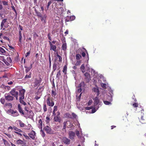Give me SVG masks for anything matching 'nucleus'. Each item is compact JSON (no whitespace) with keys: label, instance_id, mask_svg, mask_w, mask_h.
Segmentation results:
<instances>
[{"label":"nucleus","instance_id":"nucleus-1","mask_svg":"<svg viewBox=\"0 0 146 146\" xmlns=\"http://www.w3.org/2000/svg\"><path fill=\"white\" fill-rule=\"evenodd\" d=\"M46 102L47 105L49 106L52 107L54 105V99L53 98L51 97L50 95L47 98Z\"/></svg>","mask_w":146,"mask_h":146},{"label":"nucleus","instance_id":"nucleus-2","mask_svg":"<svg viewBox=\"0 0 146 146\" xmlns=\"http://www.w3.org/2000/svg\"><path fill=\"white\" fill-rule=\"evenodd\" d=\"M10 94L12 96H14L16 98L17 100H18L19 92L16 91L15 89H13L10 92Z\"/></svg>","mask_w":146,"mask_h":146},{"label":"nucleus","instance_id":"nucleus-3","mask_svg":"<svg viewBox=\"0 0 146 146\" xmlns=\"http://www.w3.org/2000/svg\"><path fill=\"white\" fill-rule=\"evenodd\" d=\"M61 142L65 144L68 145L70 144V140L66 137H64L61 139Z\"/></svg>","mask_w":146,"mask_h":146},{"label":"nucleus","instance_id":"nucleus-4","mask_svg":"<svg viewBox=\"0 0 146 146\" xmlns=\"http://www.w3.org/2000/svg\"><path fill=\"white\" fill-rule=\"evenodd\" d=\"M75 17L74 16H67L65 19V22H68L70 21H73L75 19Z\"/></svg>","mask_w":146,"mask_h":146},{"label":"nucleus","instance_id":"nucleus-5","mask_svg":"<svg viewBox=\"0 0 146 146\" xmlns=\"http://www.w3.org/2000/svg\"><path fill=\"white\" fill-rule=\"evenodd\" d=\"M19 95L20 96L19 98H24V94L25 92V90L24 89L20 90L19 91Z\"/></svg>","mask_w":146,"mask_h":146},{"label":"nucleus","instance_id":"nucleus-6","mask_svg":"<svg viewBox=\"0 0 146 146\" xmlns=\"http://www.w3.org/2000/svg\"><path fill=\"white\" fill-rule=\"evenodd\" d=\"M16 143L18 145H21L22 146H23L25 144L24 142L20 139L17 140L16 142Z\"/></svg>","mask_w":146,"mask_h":146},{"label":"nucleus","instance_id":"nucleus-7","mask_svg":"<svg viewBox=\"0 0 146 146\" xmlns=\"http://www.w3.org/2000/svg\"><path fill=\"white\" fill-rule=\"evenodd\" d=\"M29 137L33 139H34L35 138V132L33 130H32L30 133L28 134Z\"/></svg>","mask_w":146,"mask_h":146},{"label":"nucleus","instance_id":"nucleus-8","mask_svg":"<svg viewBox=\"0 0 146 146\" xmlns=\"http://www.w3.org/2000/svg\"><path fill=\"white\" fill-rule=\"evenodd\" d=\"M84 75L86 77L85 80L87 82H88L90 80V76L89 73L87 72L85 73Z\"/></svg>","mask_w":146,"mask_h":146},{"label":"nucleus","instance_id":"nucleus-9","mask_svg":"<svg viewBox=\"0 0 146 146\" xmlns=\"http://www.w3.org/2000/svg\"><path fill=\"white\" fill-rule=\"evenodd\" d=\"M5 100L8 101L13 100L14 98L13 96H11L9 95H6V94L5 95Z\"/></svg>","mask_w":146,"mask_h":146},{"label":"nucleus","instance_id":"nucleus-10","mask_svg":"<svg viewBox=\"0 0 146 146\" xmlns=\"http://www.w3.org/2000/svg\"><path fill=\"white\" fill-rule=\"evenodd\" d=\"M40 82V80L36 79L35 82L32 83V84H34V85L33 86V87L35 88L37 86H39Z\"/></svg>","mask_w":146,"mask_h":146},{"label":"nucleus","instance_id":"nucleus-11","mask_svg":"<svg viewBox=\"0 0 146 146\" xmlns=\"http://www.w3.org/2000/svg\"><path fill=\"white\" fill-rule=\"evenodd\" d=\"M49 42L50 46V50H52L54 51H55L56 48V47L55 45H53L50 41H49Z\"/></svg>","mask_w":146,"mask_h":146},{"label":"nucleus","instance_id":"nucleus-12","mask_svg":"<svg viewBox=\"0 0 146 146\" xmlns=\"http://www.w3.org/2000/svg\"><path fill=\"white\" fill-rule=\"evenodd\" d=\"M43 129L47 133H51V129L47 125L44 127L43 128Z\"/></svg>","mask_w":146,"mask_h":146},{"label":"nucleus","instance_id":"nucleus-13","mask_svg":"<svg viewBox=\"0 0 146 146\" xmlns=\"http://www.w3.org/2000/svg\"><path fill=\"white\" fill-rule=\"evenodd\" d=\"M68 135L70 138L71 139H72L74 138L75 133L72 131H70L68 133Z\"/></svg>","mask_w":146,"mask_h":146},{"label":"nucleus","instance_id":"nucleus-14","mask_svg":"<svg viewBox=\"0 0 146 146\" xmlns=\"http://www.w3.org/2000/svg\"><path fill=\"white\" fill-rule=\"evenodd\" d=\"M54 120L55 122L60 123L61 121V118L59 116L57 115L54 117Z\"/></svg>","mask_w":146,"mask_h":146},{"label":"nucleus","instance_id":"nucleus-15","mask_svg":"<svg viewBox=\"0 0 146 146\" xmlns=\"http://www.w3.org/2000/svg\"><path fill=\"white\" fill-rule=\"evenodd\" d=\"M7 19H4L2 20V21L1 24V29H2L3 27H6L4 25L7 22Z\"/></svg>","mask_w":146,"mask_h":146},{"label":"nucleus","instance_id":"nucleus-16","mask_svg":"<svg viewBox=\"0 0 146 146\" xmlns=\"http://www.w3.org/2000/svg\"><path fill=\"white\" fill-rule=\"evenodd\" d=\"M32 64H31L29 67L25 66V68H26L25 72L26 73L28 72L32 68Z\"/></svg>","mask_w":146,"mask_h":146},{"label":"nucleus","instance_id":"nucleus-17","mask_svg":"<svg viewBox=\"0 0 146 146\" xmlns=\"http://www.w3.org/2000/svg\"><path fill=\"white\" fill-rule=\"evenodd\" d=\"M56 60H54V62L53 64L52 72H54L57 68V64L56 63Z\"/></svg>","mask_w":146,"mask_h":146},{"label":"nucleus","instance_id":"nucleus-18","mask_svg":"<svg viewBox=\"0 0 146 146\" xmlns=\"http://www.w3.org/2000/svg\"><path fill=\"white\" fill-rule=\"evenodd\" d=\"M40 17L41 18V21L44 23H46V20L47 18V15L46 14H44L43 16L42 15V17Z\"/></svg>","mask_w":146,"mask_h":146},{"label":"nucleus","instance_id":"nucleus-19","mask_svg":"<svg viewBox=\"0 0 146 146\" xmlns=\"http://www.w3.org/2000/svg\"><path fill=\"white\" fill-rule=\"evenodd\" d=\"M12 115L13 117H17L19 115V114L17 110L13 111L12 112Z\"/></svg>","mask_w":146,"mask_h":146},{"label":"nucleus","instance_id":"nucleus-20","mask_svg":"<svg viewBox=\"0 0 146 146\" xmlns=\"http://www.w3.org/2000/svg\"><path fill=\"white\" fill-rule=\"evenodd\" d=\"M64 42L63 43L62 46V49L64 51H65L66 50L67 48V45L66 44V41H64Z\"/></svg>","mask_w":146,"mask_h":146},{"label":"nucleus","instance_id":"nucleus-21","mask_svg":"<svg viewBox=\"0 0 146 146\" xmlns=\"http://www.w3.org/2000/svg\"><path fill=\"white\" fill-rule=\"evenodd\" d=\"M94 104L95 105H98L99 102V100L98 99V97L97 96L95 98L94 100Z\"/></svg>","mask_w":146,"mask_h":146},{"label":"nucleus","instance_id":"nucleus-22","mask_svg":"<svg viewBox=\"0 0 146 146\" xmlns=\"http://www.w3.org/2000/svg\"><path fill=\"white\" fill-rule=\"evenodd\" d=\"M38 127L40 129H41L42 128V121L41 119H40L39 120Z\"/></svg>","mask_w":146,"mask_h":146},{"label":"nucleus","instance_id":"nucleus-23","mask_svg":"<svg viewBox=\"0 0 146 146\" xmlns=\"http://www.w3.org/2000/svg\"><path fill=\"white\" fill-rule=\"evenodd\" d=\"M139 121L142 123H144L146 122L145 119L144 118L143 116L142 115L141 116V119H140Z\"/></svg>","mask_w":146,"mask_h":146},{"label":"nucleus","instance_id":"nucleus-24","mask_svg":"<svg viewBox=\"0 0 146 146\" xmlns=\"http://www.w3.org/2000/svg\"><path fill=\"white\" fill-rule=\"evenodd\" d=\"M85 67L84 64H82L81 66L80 69L83 73H84L85 72Z\"/></svg>","mask_w":146,"mask_h":146},{"label":"nucleus","instance_id":"nucleus-25","mask_svg":"<svg viewBox=\"0 0 146 146\" xmlns=\"http://www.w3.org/2000/svg\"><path fill=\"white\" fill-rule=\"evenodd\" d=\"M35 11L36 13V14L37 15V16L38 17H42V15L41 13L39 11H37L36 9H35Z\"/></svg>","mask_w":146,"mask_h":146},{"label":"nucleus","instance_id":"nucleus-26","mask_svg":"<svg viewBox=\"0 0 146 146\" xmlns=\"http://www.w3.org/2000/svg\"><path fill=\"white\" fill-rule=\"evenodd\" d=\"M51 95L52 97H55L56 95V90L52 89L51 91Z\"/></svg>","mask_w":146,"mask_h":146},{"label":"nucleus","instance_id":"nucleus-27","mask_svg":"<svg viewBox=\"0 0 146 146\" xmlns=\"http://www.w3.org/2000/svg\"><path fill=\"white\" fill-rule=\"evenodd\" d=\"M94 91L97 93L96 96H98L99 94V89L97 88H94L93 89Z\"/></svg>","mask_w":146,"mask_h":146},{"label":"nucleus","instance_id":"nucleus-28","mask_svg":"<svg viewBox=\"0 0 146 146\" xmlns=\"http://www.w3.org/2000/svg\"><path fill=\"white\" fill-rule=\"evenodd\" d=\"M3 143H4V144L6 146H10V145L8 143V142L4 139H3Z\"/></svg>","mask_w":146,"mask_h":146},{"label":"nucleus","instance_id":"nucleus-29","mask_svg":"<svg viewBox=\"0 0 146 146\" xmlns=\"http://www.w3.org/2000/svg\"><path fill=\"white\" fill-rule=\"evenodd\" d=\"M85 86V84L84 82H81L79 84L78 88H82Z\"/></svg>","mask_w":146,"mask_h":146},{"label":"nucleus","instance_id":"nucleus-30","mask_svg":"<svg viewBox=\"0 0 146 146\" xmlns=\"http://www.w3.org/2000/svg\"><path fill=\"white\" fill-rule=\"evenodd\" d=\"M13 129L15 130V131L20 132H22V131L20 129H18L17 127L14 126L13 127Z\"/></svg>","mask_w":146,"mask_h":146},{"label":"nucleus","instance_id":"nucleus-31","mask_svg":"<svg viewBox=\"0 0 146 146\" xmlns=\"http://www.w3.org/2000/svg\"><path fill=\"white\" fill-rule=\"evenodd\" d=\"M67 70V67L66 65H65L64 66L62 71L65 74H67L66 71Z\"/></svg>","mask_w":146,"mask_h":146},{"label":"nucleus","instance_id":"nucleus-32","mask_svg":"<svg viewBox=\"0 0 146 146\" xmlns=\"http://www.w3.org/2000/svg\"><path fill=\"white\" fill-rule=\"evenodd\" d=\"M81 57V55L79 54H77L76 56V59L77 60H79Z\"/></svg>","mask_w":146,"mask_h":146},{"label":"nucleus","instance_id":"nucleus-33","mask_svg":"<svg viewBox=\"0 0 146 146\" xmlns=\"http://www.w3.org/2000/svg\"><path fill=\"white\" fill-rule=\"evenodd\" d=\"M18 121L19 122L20 126L21 127H24L25 126V124L21 120H18Z\"/></svg>","mask_w":146,"mask_h":146},{"label":"nucleus","instance_id":"nucleus-34","mask_svg":"<svg viewBox=\"0 0 146 146\" xmlns=\"http://www.w3.org/2000/svg\"><path fill=\"white\" fill-rule=\"evenodd\" d=\"M24 98H19L20 102L22 104H23L24 105H26V103L23 100Z\"/></svg>","mask_w":146,"mask_h":146},{"label":"nucleus","instance_id":"nucleus-35","mask_svg":"<svg viewBox=\"0 0 146 146\" xmlns=\"http://www.w3.org/2000/svg\"><path fill=\"white\" fill-rule=\"evenodd\" d=\"M32 126L30 124H28L27 126H25V129H26L27 130H30V129H31Z\"/></svg>","mask_w":146,"mask_h":146},{"label":"nucleus","instance_id":"nucleus-36","mask_svg":"<svg viewBox=\"0 0 146 146\" xmlns=\"http://www.w3.org/2000/svg\"><path fill=\"white\" fill-rule=\"evenodd\" d=\"M63 129H65L66 127V125H67L68 124V121H64L63 123Z\"/></svg>","mask_w":146,"mask_h":146},{"label":"nucleus","instance_id":"nucleus-37","mask_svg":"<svg viewBox=\"0 0 146 146\" xmlns=\"http://www.w3.org/2000/svg\"><path fill=\"white\" fill-rule=\"evenodd\" d=\"M68 123L69 125H68L67 126V127L68 128H69L72 127L73 126V125L72 124L71 122L70 121H68Z\"/></svg>","mask_w":146,"mask_h":146},{"label":"nucleus","instance_id":"nucleus-38","mask_svg":"<svg viewBox=\"0 0 146 146\" xmlns=\"http://www.w3.org/2000/svg\"><path fill=\"white\" fill-rule=\"evenodd\" d=\"M6 51L2 48L0 46V52L2 54H4L5 53Z\"/></svg>","mask_w":146,"mask_h":146},{"label":"nucleus","instance_id":"nucleus-39","mask_svg":"<svg viewBox=\"0 0 146 146\" xmlns=\"http://www.w3.org/2000/svg\"><path fill=\"white\" fill-rule=\"evenodd\" d=\"M61 75V73L60 72V70H59V71L58 72L56 75V78H58V79H59L60 78V77Z\"/></svg>","mask_w":146,"mask_h":146},{"label":"nucleus","instance_id":"nucleus-40","mask_svg":"<svg viewBox=\"0 0 146 146\" xmlns=\"http://www.w3.org/2000/svg\"><path fill=\"white\" fill-rule=\"evenodd\" d=\"M72 117H70L71 118L76 119L77 117V115L74 113H72Z\"/></svg>","mask_w":146,"mask_h":146},{"label":"nucleus","instance_id":"nucleus-41","mask_svg":"<svg viewBox=\"0 0 146 146\" xmlns=\"http://www.w3.org/2000/svg\"><path fill=\"white\" fill-rule=\"evenodd\" d=\"M81 62V60H77L75 64L76 66H79L80 65Z\"/></svg>","mask_w":146,"mask_h":146},{"label":"nucleus","instance_id":"nucleus-42","mask_svg":"<svg viewBox=\"0 0 146 146\" xmlns=\"http://www.w3.org/2000/svg\"><path fill=\"white\" fill-rule=\"evenodd\" d=\"M101 86L103 88L105 89L106 88V84L102 83L101 84Z\"/></svg>","mask_w":146,"mask_h":146},{"label":"nucleus","instance_id":"nucleus-43","mask_svg":"<svg viewBox=\"0 0 146 146\" xmlns=\"http://www.w3.org/2000/svg\"><path fill=\"white\" fill-rule=\"evenodd\" d=\"M11 8L14 11V12H15V15H16V16L17 17V11H16V9H15V7L13 5L12 6H11Z\"/></svg>","mask_w":146,"mask_h":146},{"label":"nucleus","instance_id":"nucleus-44","mask_svg":"<svg viewBox=\"0 0 146 146\" xmlns=\"http://www.w3.org/2000/svg\"><path fill=\"white\" fill-rule=\"evenodd\" d=\"M31 72H29V75H26L24 78H31Z\"/></svg>","mask_w":146,"mask_h":146},{"label":"nucleus","instance_id":"nucleus-45","mask_svg":"<svg viewBox=\"0 0 146 146\" xmlns=\"http://www.w3.org/2000/svg\"><path fill=\"white\" fill-rule=\"evenodd\" d=\"M49 67L50 68V67L51 66V58L50 56V53H49Z\"/></svg>","mask_w":146,"mask_h":146},{"label":"nucleus","instance_id":"nucleus-46","mask_svg":"<svg viewBox=\"0 0 146 146\" xmlns=\"http://www.w3.org/2000/svg\"><path fill=\"white\" fill-rule=\"evenodd\" d=\"M57 58H58L59 59V62H61L62 60V58L58 54H57Z\"/></svg>","mask_w":146,"mask_h":146},{"label":"nucleus","instance_id":"nucleus-47","mask_svg":"<svg viewBox=\"0 0 146 146\" xmlns=\"http://www.w3.org/2000/svg\"><path fill=\"white\" fill-rule=\"evenodd\" d=\"M76 134L79 138H80L81 136L80 135V132L78 131H76Z\"/></svg>","mask_w":146,"mask_h":146},{"label":"nucleus","instance_id":"nucleus-48","mask_svg":"<svg viewBox=\"0 0 146 146\" xmlns=\"http://www.w3.org/2000/svg\"><path fill=\"white\" fill-rule=\"evenodd\" d=\"M132 106L134 108H137L138 107V104L137 103H135L133 104Z\"/></svg>","mask_w":146,"mask_h":146},{"label":"nucleus","instance_id":"nucleus-49","mask_svg":"<svg viewBox=\"0 0 146 146\" xmlns=\"http://www.w3.org/2000/svg\"><path fill=\"white\" fill-rule=\"evenodd\" d=\"M104 103L106 105H108L111 104L110 102L107 101H104Z\"/></svg>","mask_w":146,"mask_h":146},{"label":"nucleus","instance_id":"nucleus-50","mask_svg":"<svg viewBox=\"0 0 146 146\" xmlns=\"http://www.w3.org/2000/svg\"><path fill=\"white\" fill-rule=\"evenodd\" d=\"M5 101V100L4 98H2L0 99V102L2 104H4Z\"/></svg>","mask_w":146,"mask_h":146},{"label":"nucleus","instance_id":"nucleus-51","mask_svg":"<svg viewBox=\"0 0 146 146\" xmlns=\"http://www.w3.org/2000/svg\"><path fill=\"white\" fill-rule=\"evenodd\" d=\"M43 109L44 110V112H45L47 111V108H46V104H44V107H43Z\"/></svg>","mask_w":146,"mask_h":146},{"label":"nucleus","instance_id":"nucleus-52","mask_svg":"<svg viewBox=\"0 0 146 146\" xmlns=\"http://www.w3.org/2000/svg\"><path fill=\"white\" fill-rule=\"evenodd\" d=\"M81 94H82V93H80V94L79 95V96H78V97H77V96L76 99H77V101H80V99L81 98Z\"/></svg>","mask_w":146,"mask_h":146},{"label":"nucleus","instance_id":"nucleus-53","mask_svg":"<svg viewBox=\"0 0 146 146\" xmlns=\"http://www.w3.org/2000/svg\"><path fill=\"white\" fill-rule=\"evenodd\" d=\"M51 3H52V1H50L48 2V4H47V9H48Z\"/></svg>","mask_w":146,"mask_h":146},{"label":"nucleus","instance_id":"nucleus-54","mask_svg":"<svg viewBox=\"0 0 146 146\" xmlns=\"http://www.w3.org/2000/svg\"><path fill=\"white\" fill-rule=\"evenodd\" d=\"M93 108L92 106L86 107L85 109L86 110H89L92 109Z\"/></svg>","mask_w":146,"mask_h":146},{"label":"nucleus","instance_id":"nucleus-55","mask_svg":"<svg viewBox=\"0 0 146 146\" xmlns=\"http://www.w3.org/2000/svg\"><path fill=\"white\" fill-rule=\"evenodd\" d=\"M18 110L20 113H21L23 115H24V113L22 108L19 109Z\"/></svg>","mask_w":146,"mask_h":146},{"label":"nucleus","instance_id":"nucleus-56","mask_svg":"<svg viewBox=\"0 0 146 146\" xmlns=\"http://www.w3.org/2000/svg\"><path fill=\"white\" fill-rule=\"evenodd\" d=\"M3 4L5 5H8V2L5 1H2Z\"/></svg>","mask_w":146,"mask_h":146},{"label":"nucleus","instance_id":"nucleus-57","mask_svg":"<svg viewBox=\"0 0 146 146\" xmlns=\"http://www.w3.org/2000/svg\"><path fill=\"white\" fill-rule=\"evenodd\" d=\"M50 33H49L48 34V39L50 41L51 40V37H50Z\"/></svg>","mask_w":146,"mask_h":146},{"label":"nucleus","instance_id":"nucleus-58","mask_svg":"<svg viewBox=\"0 0 146 146\" xmlns=\"http://www.w3.org/2000/svg\"><path fill=\"white\" fill-rule=\"evenodd\" d=\"M30 53H31V52L30 51H29V52H27L25 54V57H27L28 56H29V55Z\"/></svg>","mask_w":146,"mask_h":146},{"label":"nucleus","instance_id":"nucleus-59","mask_svg":"<svg viewBox=\"0 0 146 146\" xmlns=\"http://www.w3.org/2000/svg\"><path fill=\"white\" fill-rule=\"evenodd\" d=\"M79 88L78 89V90H77V92L78 93H80L82 91V88Z\"/></svg>","mask_w":146,"mask_h":146},{"label":"nucleus","instance_id":"nucleus-60","mask_svg":"<svg viewBox=\"0 0 146 146\" xmlns=\"http://www.w3.org/2000/svg\"><path fill=\"white\" fill-rule=\"evenodd\" d=\"M54 109L53 111H56L57 110V107L56 106H54Z\"/></svg>","mask_w":146,"mask_h":146},{"label":"nucleus","instance_id":"nucleus-61","mask_svg":"<svg viewBox=\"0 0 146 146\" xmlns=\"http://www.w3.org/2000/svg\"><path fill=\"white\" fill-rule=\"evenodd\" d=\"M22 38V35H19V41L20 42V43H21V40Z\"/></svg>","mask_w":146,"mask_h":146},{"label":"nucleus","instance_id":"nucleus-62","mask_svg":"<svg viewBox=\"0 0 146 146\" xmlns=\"http://www.w3.org/2000/svg\"><path fill=\"white\" fill-rule=\"evenodd\" d=\"M3 38L5 39V40H7L8 41L9 40V39L7 37L5 36H3Z\"/></svg>","mask_w":146,"mask_h":146},{"label":"nucleus","instance_id":"nucleus-63","mask_svg":"<svg viewBox=\"0 0 146 146\" xmlns=\"http://www.w3.org/2000/svg\"><path fill=\"white\" fill-rule=\"evenodd\" d=\"M14 132L19 135H20L21 136L22 135V134L21 133H19L20 132L15 131Z\"/></svg>","mask_w":146,"mask_h":146},{"label":"nucleus","instance_id":"nucleus-64","mask_svg":"<svg viewBox=\"0 0 146 146\" xmlns=\"http://www.w3.org/2000/svg\"><path fill=\"white\" fill-rule=\"evenodd\" d=\"M24 136L25 137L26 139H29V136H28L27 135H25L23 134Z\"/></svg>","mask_w":146,"mask_h":146}]
</instances>
